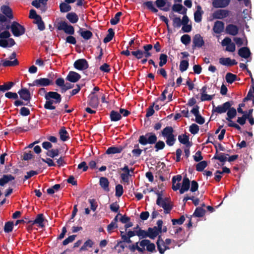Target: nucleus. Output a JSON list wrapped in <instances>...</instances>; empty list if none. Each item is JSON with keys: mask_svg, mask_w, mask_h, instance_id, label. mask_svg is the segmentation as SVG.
Here are the masks:
<instances>
[{"mask_svg": "<svg viewBox=\"0 0 254 254\" xmlns=\"http://www.w3.org/2000/svg\"><path fill=\"white\" fill-rule=\"evenodd\" d=\"M38 94L41 96L45 95L46 101L44 105V108L47 110H53L49 115V118L53 119L61 114L63 110H56V107L53 105V104H59L61 102L62 97L59 93L54 91L47 92L44 88H41L38 91Z\"/></svg>", "mask_w": 254, "mask_h": 254, "instance_id": "obj_1", "label": "nucleus"}, {"mask_svg": "<svg viewBox=\"0 0 254 254\" xmlns=\"http://www.w3.org/2000/svg\"><path fill=\"white\" fill-rule=\"evenodd\" d=\"M167 60H168V56L167 55H166L165 54H160V56H159V60H160V62L159 63V66L162 67L164 65H165L167 62Z\"/></svg>", "mask_w": 254, "mask_h": 254, "instance_id": "obj_51", "label": "nucleus"}, {"mask_svg": "<svg viewBox=\"0 0 254 254\" xmlns=\"http://www.w3.org/2000/svg\"><path fill=\"white\" fill-rule=\"evenodd\" d=\"M78 33L84 39L86 40L91 39L93 36V34L90 31H83V29L81 28L79 29Z\"/></svg>", "mask_w": 254, "mask_h": 254, "instance_id": "obj_33", "label": "nucleus"}, {"mask_svg": "<svg viewBox=\"0 0 254 254\" xmlns=\"http://www.w3.org/2000/svg\"><path fill=\"white\" fill-rule=\"evenodd\" d=\"M182 25V20L179 17H175L173 19V25L174 27L179 28Z\"/></svg>", "mask_w": 254, "mask_h": 254, "instance_id": "obj_60", "label": "nucleus"}, {"mask_svg": "<svg viewBox=\"0 0 254 254\" xmlns=\"http://www.w3.org/2000/svg\"><path fill=\"white\" fill-rule=\"evenodd\" d=\"M166 0H156L155 4L156 6L160 10L164 11H168L169 10V7H165L167 3Z\"/></svg>", "mask_w": 254, "mask_h": 254, "instance_id": "obj_29", "label": "nucleus"}, {"mask_svg": "<svg viewBox=\"0 0 254 254\" xmlns=\"http://www.w3.org/2000/svg\"><path fill=\"white\" fill-rule=\"evenodd\" d=\"M174 129L171 126H167L165 127L161 132V135L166 138V144L169 146H173L176 141V136L174 134Z\"/></svg>", "mask_w": 254, "mask_h": 254, "instance_id": "obj_3", "label": "nucleus"}, {"mask_svg": "<svg viewBox=\"0 0 254 254\" xmlns=\"http://www.w3.org/2000/svg\"><path fill=\"white\" fill-rule=\"evenodd\" d=\"M81 78V75L75 71H70L65 79L70 82L75 83Z\"/></svg>", "mask_w": 254, "mask_h": 254, "instance_id": "obj_15", "label": "nucleus"}, {"mask_svg": "<svg viewBox=\"0 0 254 254\" xmlns=\"http://www.w3.org/2000/svg\"><path fill=\"white\" fill-rule=\"evenodd\" d=\"M88 105L93 108H97L99 104L98 96L95 94V92H91L88 96Z\"/></svg>", "mask_w": 254, "mask_h": 254, "instance_id": "obj_9", "label": "nucleus"}, {"mask_svg": "<svg viewBox=\"0 0 254 254\" xmlns=\"http://www.w3.org/2000/svg\"><path fill=\"white\" fill-rule=\"evenodd\" d=\"M229 11L226 9H218L215 11L213 14L214 19H222L227 17L229 15Z\"/></svg>", "mask_w": 254, "mask_h": 254, "instance_id": "obj_14", "label": "nucleus"}, {"mask_svg": "<svg viewBox=\"0 0 254 254\" xmlns=\"http://www.w3.org/2000/svg\"><path fill=\"white\" fill-rule=\"evenodd\" d=\"M60 11L62 12H66L71 9V6L66 2H62L60 4Z\"/></svg>", "mask_w": 254, "mask_h": 254, "instance_id": "obj_44", "label": "nucleus"}, {"mask_svg": "<svg viewBox=\"0 0 254 254\" xmlns=\"http://www.w3.org/2000/svg\"><path fill=\"white\" fill-rule=\"evenodd\" d=\"M134 148L131 152L134 156L139 157L141 155L142 150L139 148V145L138 144L134 145Z\"/></svg>", "mask_w": 254, "mask_h": 254, "instance_id": "obj_54", "label": "nucleus"}, {"mask_svg": "<svg viewBox=\"0 0 254 254\" xmlns=\"http://www.w3.org/2000/svg\"><path fill=\"white\" fill-rule=\"evenodd\" d=\"M199 126L195 124H191L189 130L192 134H196L199 131Z\"/></svg>", "mask_w": 254, "mask_h": 254, "instance_id": "obj_56", "label": "nucleus"}, {"mask_svg": "<svg viewBox=\"0 0 254 254\" xmlns=\"http://www.w3.org/2000/svg\"><path fill=\"white\" fill-rule=\"evenodd\" d=\"M108 34L103 40V42L105 43H107L110 42L113 39L115 35V32L114 31V30L111 28L108 29Z\"/></svg>", "mask_w": 254, "mask_h": 254, "instance_id": "obj_39", "label": "nucleus"}, {"mask_svg": "<svg viewBox=\"0 0 254 254\" xmlns=\"http://www.w3.org/2000/svg\"><path fill=\"white\" fill-rule=\"evenodd\" d=\"M136 234V235L140 238V239L148 237L147 231H145L141 229H139L138 230H137Z\"/></svg>", "mask_w": 254, "mask_h": 254, "instance_id": "obj_61", "label": "nucleus"}, {"mask_svg": "<svg viewBox=\"0 0 254 254\" xmlns=\"http://www.w3.org/2000/svg\"><path fill=\"white\" fill-rule=\"evenodd\" d=\"M148 237L151 239H154L159 234L155 231H153L151 227H149L147 229Z\"/></svg>", "mask_w": 254, "mask_h": 254, "instance_id": "obj_53", "label": "nucleus"}, {"mask_svg": "<svg viewBox=\"0 0 254 254\" xmlns=\"http://www.w3.org/2000/svg\"><path fill=\"white\" fill-rule=\"evenodd\" d=\"M204 11L202 10V8L200 5L196 6V10L194 13V19L195 22L199 23L202 20V15Z\"/></svg>", "mask_w": 254, "mask_h": 254, "instance_id": "obj_21", "label": "nucleus"}, {"mask_svg": "<svg viewBox=\"0 0 254 254\" xmlns=\"http://www.w3.org/2000/svg\"><path fill=\"white\" fill-rule=\"evenodd\" d=\"M88 201H89V203L90 204L91 209L92 211H95L96 210L97 206H98V204H97L96 199H93H93H89Z\"/></svg>", "mask_w": 254, "mask_h": 254, "instance_id": "obj_63", "label": "nucleus"}, {"mask_svg": "<svg viewBox=\"0 0 254 254\" xmlns=\"http://www.w3.org/2000/svg\"><path fill=\"white\" fill-rule=\"evenodd\" d=\"M2 12L9 19H11L13 18L12 11L10 7L8 5H2L0 7Z\"/></svg>", "mask_w": 254, "mask_h": 254, "instance_id": "obj_24", "label": "nucleus"}, {"mask_svg": "<svg viewBox=\"0 0 254 254\" xmlns=\"http://www.w3.org/2000/svg\"><path fill=\"white\" fill-rule=\"evenodd\" d=\"M18 94L21 99L30 103L31 96L30 91L27 89L25 88H21L18 91Z\"/></svg>", "mask_w": 254, "mask_h": 254, "instance_id": "obj_12", "label": "nucleus"}, {"mask_svg": "<svg viewBox=\"0 0 254 254\" xmlns=\"http://www.w3.org/2000/svg\"><path fill=\"white\" fill-rule=\"evenodd\" d=\"M214 147L216 149V153L213 157L212 159L218 160L221 162L224 163L227 161V156H229L228 154H224L223 153H218V149H217V145L214 144Z\"/></svg>", "mask_w": 254, "mask_h": 254, "instance_id": "obj_16", "label": "nucleus"}, {"mask_svg": "<svg viewBox=\"0 0 254 254\" xmlns=\"http://www.w3.org/2000/svg\"><path fill=\"white\" fill-rule=\"evenodd\" d=\"M58 30H63L68 35H72L74 34V28L71 25H69L65 21H60L57 25Z\"/></svg>", "mask_w": 254, "mask_h": 254, "instance_id": "obj_4", "label": "nucleus"}, {"mask_svg": "<svg viewBox=\"0 0 254 254\" xmlns=\"http://www.w3.org/2000/svg\"><path fill=\"white\" fill-rule=\"evenodd\" d=\"M131 54L138 60L141 59L143 57V51L139 49L132 51Z\"/></svg>", "mask_w": 254, "mask_h": 254, "instance_id": "obj_57", "label": "nucleus"}, {"mask_svg": "<svg viewBox=\"0 0 254 254\" xmlns=\"http://www.w3.org/2000/svg\"><path fill=\"white\" fill-rule=\"evenodd\" d=\"M94 245L93 242L90 240H87L83 245V246L80 248L79 251H86L88 250V248H92Z\"/></svg>", "mask_w": 254, "mask_h": 254, "instance_id": "obj_40", "label": "nucleus"}, {"mask_svg": "<svg viewBox=\"0 0 254 254\" xmlns=\"http://www.w3.org/2000/svg\"><path fill=\"white\" fill-rule=\"evenodd\" d=\"M11 31L15 37L23 35L25 32L24 27L16 21H13L11 25Z\"/></svg>", "mask_w": 254, "mask_h": 254, "instance_id": "obj_5", "label": "nucleus"}, {"mask_svg": "<svg viewBox=\"0 0 254 254\" xmlns=\"http://www.w3.org/2000/svg\"><path fill=\"white\" fill-rule=\"evenodd\" d=\"M189 65V62L187 60H182L180 62V70L181 72H184L188 69Z\"/></svg>", "mask_w": 254, "mask_h": 254, "instance_id": "obj_50", "label": "nucleus"}, {"mask_svg": "<svg viewBox=\"0 0 254 254\" xmlns=\"http://www.w3.org/2000/svg\"><path fill=\"white\" fill-rule=\"evenodd\" d=\"M227 117L226 118V120L230 122H232V119L235 118L237 115V111L236 109L234 107H230L227 113Z\"/></svg>", "mask_w": 254, "mask_h": 254, "instance_id": "obj_32", "label": "nucleus"}, {"mask_svg": "<svg viewBox=\"0 0 254 254\" xmlns=\"http://www.w3.org/2000/svg\"><path fill=\"white\" fill-rule=\"evenodd\" d=\"M66 17L71 23H75L78 20V15L73 12L68 13L66 15Z\"/></svg>", "mask_w": 254, "mask_h": 254, "instance_id": "obj_36", "label": "nucleus"}, {"mask_svg": "<svg viewBox=\"0 0 254 254\" xmlns=\"http://www.w3.org/2000/svg\"><path fill=\"white\" fill-rule=\"evenodd\" d=\"M122 171H125V173H122L121 175V177L123 182L127 183L129 181V177L130 176L129 174L130 170L128 169V166L125 165V166L121 169Z\"/></svg>", "mask_w": 254, "mask_h": 254, "instance_id": "obj_23", "label": "nucleus"}, {"mask_svg": "<svg viewBox=\"0 0 254 254\" xmlns=\"http://www.w3.org/2000/svg\"><path fill=\"white\" fill-rule=\"evenodd\" d=\"M158 205L164 209V213L166 214L169 213L173 208L172 205L170 203L166 202L165 200L161 202L160 205Z\"/></svg>", "mask_w": 254, "mask_h": 254, "instance_id": "obj_34", "label": "nucleus"}, {"mask_svg": "<svg viewBox=\"0 0 254 254\" xmlns=\"http://www.w3.org/2000/svg\"><path fill=\"white\" fill-rule=\"evenodd\" d=\"M34 23L37 25L38 29L40 31H43L45 29L44 22L42 19L41 16L34 20Z\"/></svg>", "mask_w": 254, "mask_h": 254, "instance_id": "obj_42", "label": "nucleus"}, {"mask_svg": "<svg viewBox=\"0 0 254 254\" xmlns=\"http://www.w3.org/2000/svg\"><path fill=\"white\" fill-rule=\"evenodd\" d=\"M110 118L112 122H117L122 119V116L120 112L112 110L110 114Z\"/></svg>", "mask_w": 254, "mask_h": 254, "instance_id": "obj_35", "label": "nucleus"}, {"mask_svg": "<svg viewBox=\"0 0 254 254\" xmlns=\"http://www.w3.org/2000/svg\"><path fill=\"white\" fill-rule=\"evenodd\" d=\"M99 184L101 187L105 191H109V182L106 177H102L100 178Z\"/></svg>", "mask_w": 254, "mask_h": 254, "instance_id": "obj_26", "label": "nucleus"}, {"mask_svg": "<svg viewBox=\"0 0 254 254\" xmlns=\"http://www.w3.org/2000/svg\"><path fill=\"white\" fill-rule=\"evenodd\" d=\"M238 54L242 58L248 59L250 56L251 53L248 47H244L239 50Z\"/></svg>", "mask_w": 254, "mask_h": 254, "instance_id": "obj_28", "label": "nucleus"}, {"mask_svg": "<svg viewBox=\"0 0 254 254\" xmlns=\"http://www.w3.org/2000/svg\"><path fill=\"white\" fill-rule=\"evenodd\" d=\"M172 10L174 12H178L182 14H186L187 9L184 7L182 4L178 3L174 4L172 6Z\"/></svg>", "mask_w": 254, "mask_h": 254, "instance_id": "obj_27", "label": "nucleus"}, {"mask_svg": "<svg viewBox=\"0 0 254 254\" xmlns=\"http://www.w3.org/2000/svg\"><path fill=\"white\" fill-rule=\"evenodd\" d=\"M73 66L77 70H84L88 68L89 64L86 59H80L74 62Z\"/></svg>", "mask_w": 254, "mask_h": 254, "instance_id": "obj_8", "label": "nucleus"}, {"mask_svg": "<svg viewBox=\"0 0 254 254\" xmlns=\"http://www.w3.org/2000/svg\"><path fill=\"white\" fill-rule=\"evenodd\" d=\"M178 140L181 143L186 145L187 147H190L191 145V143L189 141V136L186 134L179 135Z\"/></svg>", "mask_w": 254, "mask_h": 254, "instance_id": "obj_25", "label": "nucleus"}, {"mask_svg": "<svg viewBox=\"0 0 254 254\" xmlns=\"http://www.w3.org/2000/svg\"><path fill=\"white\" fill-rule=\"evenodd\" d=\"M181 41L183 44L187 45L190 42V36L189 35L185 34L181 37Z\"/></svg>", "mask_w": 254, "mask_h": 254, "instance_id": "obj_58", "label": "nucleus"}, {"mask_svg": "<svg viewBox=\"0 0 254 254\" xmlns=\"http://www.w3.org/2000/svg\"><path fill=\"white\" fill-rule=\"evenodd\" d=\"M124 192L123 187L120 184H118L116 186V196L117 197L121 196Z\"/></svg>", "mask_w": 254, "mask_h": 254, "instance_id": "obj_55", "label": "nucleus"}, {"mask_svg": "<svg viewBox=\"0 0 254 254\" xmlns=\"http://www.w3.org/2000/svg\"><path fill=\"white\" fill-rule=\"evenodd\" d=\"M225 79L227 83L232 84L237 80V76L232 73L228 72L226 75Z\"/></svg>", "mask_w": 254, "mask_h": 254, "instance_id": "obj_38", "label": "nucleus"}, {"mask_svg": "<svg viewBox=\"0 0 254 254\" xmlns=\"http://www.w3.org/2000/svg\"><path fill=\"white\" fill-rule=\"evenodd\" d=\"M207 166V162L206 161L199 162L196 165V170L198 172L202 171Z\"/></svg>", "mask_w": 254, "mask_h": 254, "instance_id": "obj_48", "label": "nucleus"}, {"mask_svg": "<svg viewBox=\"0 0 254 254\" xmlns=\"http://www.w3.org/2000/svg\"><path fill=\"white\" fill-rule=\"evenodd\" d=\"M192 49L196 47L201 48L204 45V41L202 37L199 34H195L192 39Z\"/></svg>", "mask_w": 254, "mask_h": 254, "instance_id": "obj_10", "label": "nucleus"}, {"mask_svg": "<svg viewBox=\"0 0 254 254\" xmlns=\"http://www.w3.org/2000/svg\"><path fill=\"white\" fill-rule=\"evenodd\" d=\"M185 220V218L184 215H182L180 217L179 219H172V222L173 225H175L176 224L181 225L184 222Z\"/></svg>", "mask_w": 254, "mask_h": 254, "instance_id": "obj_62", "label": "nucleus"}, {"mask_svg": "<svg viewBox=\"0 0 254 254\" xmlns=\"http://www.w3.org/2000/svg\"><path fill=\"white\" fill-rule=\"evenodd\" d=\"M14 84V83L13 82H8L2 85H0V91L4 92L6 90H10Z\"/></svg>", "mask_w": 254, "mask_h": 254, "instance_id": "obj_43", "label": "nucleus"}, {"mask_svg": "<svg viewBox=\"0 0 254 254\" xmlns=\"http://www.w3.org/2000/svg\"><path fill=\"white\" fill-rule=\"evenodd\" d=\"M143 5L146 6L147 8L154 13H157L158 9L156 8L153 3L152 1H148L143 3Z\"/></svg>", "mask_w": 254, "mask_h": 254, "instance_id": "obj_47", "label": "nucleus"}, {"mask_svg": "<svg viewBox=\"0 0 254 254\" xmlns=\"http://www.w3.org/2000/svg\"><path fill=\"white\" fill-rule=\"evenodd\" d=\"M205 210L202 207H198L195 209L193 215L196 217H202L205 215Z\"/></svg>", "mask_w": 254, "mask_h": 254, "instance_id": "obj_41", "label": "nucleus"}, {"mask_svg": "<svg viewBox=\"0 0 254 254\" xmlns=\"http://www.w3.org/2000/svg\"><path fill=\"white\" fill-rule=\"evenodd\" d=\"M124 149V147L119 146L116 147L115 146H112L109 147L106 151V154H114L117 153H120Z\"/></svg>", "mask_w": 254, "mask_h": 254, "instance_id": "obj_22", "label": "nucleus"}, {"mask_svg": "<svg viewBox=\"0 0 254 254\" xmlns=\"http://www.w3.org/2000/svg\"><path fill=\"white\" fill-rule=\"evenodd\" d=\"M44 217L43 214L39 213L37 215L36 217L34 220H28V222L31 225L37 224L39 227L43 228L44 227Z\"/></svg>", "mask_w": 254, "mask_h": 254, "instance_id": "obj_13", "label": "nucleus"}, {"mask_svg": "<svg viewBox=\"0 0 254 254\" xmlns=\"http://www.w3.org/2000/svg\"><path fill=\"white\" fill-rule=\"evenodd\" d=\"M59 150L58 149H51L50 150H48L47 153L46 155L51 158H54V157L57 156L59 154Z\"/></svg>", "mask_w": 254, "mask_h": 254, "instance_id": "obj_52", "label": "nucleus"}, {"mask_svg": "<svg viewBox=\"0 0 254 254\" xmlns=\"http://www.w3.org/2000/svg\"><path fill=\"white\" fill-rule=\"evenodd\" d=\"M60 139L63 141H65L69 139L68 133L64 127H61L59 132Z\"/></svg>", "mask_w": 254, "mask_h": 254, "instance_id": "obj_31", "label": "nucleus"}, {"mask_svg": "<svg viewBox=\"0 0 254 254\" xmlns=\"http://www.w3.org/2000/svg\"><path fill=\"white\" fill-rule=\"evenodd\" d=\"M225 31L226 33L229 35L236 36L238 34L239 28L236 25L230 24L227 25L225 29Z\"/></svg>", "mask_w": 254, "mask_h": 254, "instance_id": "obj_17", "label": "nucleus"}, {"mask_svg": "<svg viewBox=\"0 0 254 254\" xmlns=\"http://www.w3.org/2000/svg\"><path fill=\"white\" fill-rule=\"evenodd\" d=\"M230 0H214L212 5L215 8H224L230 3Z\"/></svg>", "mask_w": 254, "mask_h": 254, "instance_id": "obj_18", "label": "nucleus"}, {"mask_svg": "<svg viewBox=\"0 0 254 254\" xmlns=\"http://www.w3.org/2000/svg\"><path fill=\"white\" fill-rule=\"evenodd\" d=\"M224 29V23L221 21H216L213 27V31L216 34H220Z\"/></svg>", "mask_w": 254, "mask_h": 254, "instance_id": "obj_19", "label": "nucleus"}, {"mask_svg": "<svg viewBox=\"0 0 254 254\" xmlns=\"http://www.w3.org/2000/svg\"><path fill=\"white\" fill-rule=\"evenodd\" d=\"M13 228V222L12 221H8L5 223L4 226V231L5 233L11 232Z\"/></svg>", "mask_w": 254, "mask_h": 254, "instance_id": "obj_49", "label": "nucleus"}, {"mask_svg": "<svg viewBox=\"0 0 254 254\" xmlns=\"http://www.w3.org/2000/svg\"><path fill=\"white\" fill-rule=\"evenodd\" d=\"M123 14L122 12L120 11L118 12L115 15L114 18L110 20V23L112 25H115L117 24L120 21V17Z\"/></svg>", "mask_w": 254, "mask_h": 254, "instance_id": "obj_46", "label": "nucleus"}, {"mask_svg": "<svg viewBox=\"0 0 254 254\" xmlns=\"http://www.w3.org/2000/svg\"><path fill=\"white\" fill-rule=\"evenodd\" d=\"M190 187V181L189 179L185 177L183 178L182 187L180 189V193L181 194L184 193L185 192L187 191Z\"/></svg>", "mask_w": 254, "mask_h": 254, "instance_id": "obj_20", "label": "nucleus"}, {"mask_svg": "<svg viewBox=\"0 0 254 254\" xmlns=\"http://www.w3.org/2000/svg\"><path fill=\"white\" fill-rule=\"evenodd\" d=\"M30 86L45 87L52 85V80L47 78H40L35 79L32 83H29Z\"/></svg>", "mask_w": 254, "mask_h": 254, "instance_id": "obj_7", "label": "nucleus"}, {"mask_svg": "<svg viewBox=\"0 0 254 254\" xmlns=\"http://www.w3.org/2000/svg\"><path fill=\"white\" fill-rule=\"evenodd\" d=\"M157 247L160 254H163L166 250L169 249V247L165 245V242L161 236L159 235L156 242Z\"/></svg>", "mask_w": 254, "mask_h": 254, "instance_id": "obj_11", "label": "nucleus"}, {"mask_svg": "<svg viewBox=\"0 0 254 254\" xmlns=\"http://www.w3.org/2000/svg\"><path fill=\"white\" fill-rule=\"evenodd\" d=\"M157 137L156 134L152 132H149L146 133L145 135L139 136L138 141L142 145H146L147 144H155L154 148H155V151L157 152L160 150L164 149L165 144L162 140H159L158 141H157Z\"/></svg>", "mask_w": 254, "mask_h": 254, "instance_id": "obj_2", "label": "nucleus"}, {"mask_svg": "<svg viewBox=\"0 0 254 254\" xmlns=\"http://www.w3.org/2000/svg\"><path fill=\"white\" fill-rule=\"evenodd\" d=\"M219 63L223 65L231 66L230 58H221L219 59Z\"/></svg>", "mask_w": 254, "mask_h": 254, "instance_id": "obj_59", "label": "nucleus"}, {"mask_svg": "<svg viewBox=\"0 0 254 254\" xmlns=\"http://www.w3.org/2000/svg\"><path fill=\"white\" fill-rule=\"evenodd\" d=\"M233 104V102L227 101L222 105H219L216 107L214 105H213V109L212 112L217 113L218 114H222L227 112L228 110L230 108Z\"/></svg>", "mask_w": 254, "mask_h": 254, "instance_id": "obj_6", "label": "nucleus"}, {"mask_svg": "<svg viewBox=\"0 0 254 254\" xmlns=\"http://www.w3.org/2000/svg\"><path fill=\"white\" fill-rule=\"evenodd\" d=\"M14 179L15 178L11 175H3L0 178V186H4L6 184Z\"/></svg>", "mask_w": 254, "mask_h": 254, "instance_id": "obj_30", "label": "nucleus"}, {"mask_svg": "<svg viewBox=\"0 0 254 254\" xmlns=\"http://www.w3.org/2000/svg\"><path fill=\"white\" fill-rule=\"evenodd\" d=\"M76 237V235H75L69 236L68 238L64 240L63 242V245L65 246L69 243L72 242L75 240Z\"/></svg>", "mask_w": 254, "mask_h": 254, "instance_id": "obj_64", "label": "nucleus"}, {"mask_svg": "<svg viewBox=\"0 0 254 254\" xmlns=\"http://www.w3.org/2000/svg\"><path fill=\"white\" fill-rule=\"evenodd\" d=\"M18 61L17 59H15L13 61L8 60H5L3 62L2 65L4 67L6 66H14L18 64Z\"/></svg>", "mask_w": 254, "mask_h": 254, "instance_id": "obj_45", "label": "nucleus"}, {"mask_svg": "<svg viewBox=\"0 0 254 254\" xmlns=\"http://www.w3.org/2000/svg\"><path fill=\"white\" fill-rule=\"evenodd\" d=\"M138 242H136L132 245L128 246V248L132 252H134L135 250H137L139 253H143L145 251V248H141L138 247Z\"/></svg>", "mask_w": 254, "mask_h": 254, "instance_id": "obj_37", "label": "nucleus"}]
</instances>
